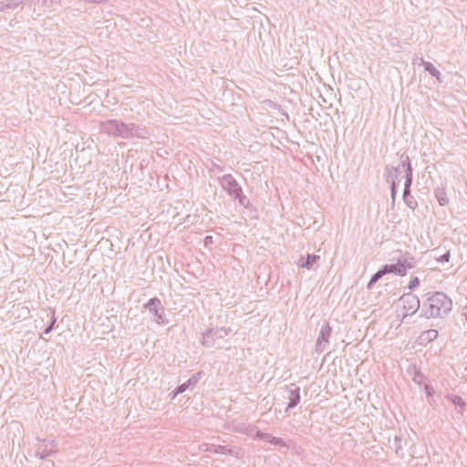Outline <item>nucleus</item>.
Instances as JSON below:
<instances>
[{
    "label": "nucleus",
    "mask_w": 467,
    "mask_h": 467,
    "mask_svg": "<svg viewBox=\"0 0 467 467\" xmlns=\"http://www.w3.org/2000/svg\"><path fill=\"white\" fill-rule=\"evenodd\" d=\"M451 309V299L443 292H435L423 303L420 316L426 318H443Z\"/></svg>",
    "instance_id": "f257e3e1"
},
{
    "label": "nucleus",
    "mask_w": 467,
    "mask_h": 467,
    "mask_svg": "<svg viewBox=\"0 0 467 467\" xmlns=\"http://www.w3.org/2000/svg\"><path fill=\"white\" fill-rule=\"evenodd\" d=\"M129 123H125L119 119H107L100 121L99 130L101 132L114 137L127 139Z\"/></svg>",
    "instance_id": "f03ea898"
},
{
    "label": "nucleus",
    "mask_w": 467,
    "mask_h": 467,
    "mask_svg": "<svg viewBox=\"0 0 467 467\" xmlns=\"http://www.w3.org/2000/svg\"><path fill=\"white\" fill-rule=\"evenodd\" d=\"M231 328L225 327H210L202 332V345L204 348H214L219 345V340L223 339L229 333Z\"/></svg>",
    "instance_id": "7ed1b4c3"
},
{
    "label": "nucleus",
    "mask_w": 467,
    "mask_h": 467,
    "mask_svg": "<svg viewBox=\"0 0 467 467\" xmlns=\"http://www.w3.org/2000/svg\"><path fill=\"white\" fill-rule=\"evenodd\" d=\"M400 166L402 167V170H404V172H405L403 200H404V202H407V195H410V187L412 184L413 168L411 166L410 157L405 152L400 154Z\"/></svg>",
    "instance_id": "20e7f679"
},
{
    "label": "nucleus",
    "mask_w": 467,
    "mask_h": 467,
    "mask_svg": "<svg viewBox=\"0 0 467 467\" xmlns=\"http://www.w3.org/2000/svg\"><path fill=\"white\" fill-rule=\"evenodd\" d=\"M399 302L402 305L405 313L402 315V321L410 316L415 314L420 308V299L413 293L403 294Z\"/></svg>",
    "instance_id": "39448f33"
},
{
    "label": "nucleus",
    "mask_w": 467,
    "mask_h": 467,
    "mask_svg": "<svg viewBox=\"0 0 467 467\" xmlns=\"http://www.w3.org/2000/svg\"><path fill=\"white\" fill-rule=\"evenodd\" d=\"M144 308H146L149 312L153 314V320L159 325H166L168 321L165 319V310L158 297L150 298L145 305Z\"/></svg>",
    "instance_id": "423d86ee"
},
{
    "label": "nucleus",
    "mask_w": 467,
    "mask_h": 467,
    "mask_svg": "<svg viewBox=\"0 0 467 467\" xmlns=\"http://www.w3.org/2000/svg\"><path fill=\"white\" fill-rule=\"evenodd\" d=\"M332 333V328L328 322H325L320 328L318 337L317 339L315 350L317 353H322L327 349L329 343V337Z\"/></svg>",
    "instance_id": "0eeeda50"
},
{
    "label": "nucleus",
    "mask_w": 467,
    "mask_h": 467,
    "mask_svg": "<svg viewBox=\"0 0 467 467\" xmlns=\"http://www.w3.org/2000/svg\"><path fill=\"white\" fill-rule=\"evenodd\" d=\"M218 182L222 188L231 196L236 195L239 191H242V187L239 185L237 181L232 174H225L218 178Z\"/></svg>",
    "instance_id": "6e6552de"
},
{
    "label": "nucleus",
    "mask_w": 467,
    "mask_h": 467,
    "mask_svg": "<svg viewBox=\"0 0 467 467\" xmlns=\"http://www.w3.org/2000/svg\"><path fill=\"white\" fill-rule=\"evenodd\" d=\"M56 443L54 440H43L36 450V456L44 460L56 453Z\"/></svg>",
    "instance_id": "1a4fd4ad"
},
{
    "label": "nucleus",
    "mask_w": 467,
    "mask_h": 467,
    "mask_svg": "<svg viewBox=\"0 0 467 467\" xmlns=\"http://www.w3.org/2000/svg\"><path fill=\"white\" fill-rule=\"evenodd\" d=\"M203 372L200 371L193 374L187 381L177 386V388L170 394L174 399L177 395L183 393L187 389L193 388L202 379Z\"/></svg>",
    "instance_id": "9d476101"
},
{
    "label": "nucleus",
    "mask_w": 467,
    "mask_h": 467,
    "mask_svg": "<svg viewBox=\"0 0 467 467\" xmlns=\"http://www.w3.org/2000/svg\"><path fill=\"white\" fill-rule=\"evenodd\" d=\"M402 167L400 163L397 166L386 165L384 168V177L387 182L391 185H398L400 182L399 175Z\"/></svg>",
    "instance_id": "9b49d317"
},
{
    "label": "nucleus",
    "mask_w": 467,
    "mask_h": 467,
    "mask_svg": "<svg viewBox=\"0 0 467 467\" xmlns=\"http://www.w3.org/2000/svg\"><path fill=\"white\" fill-rule=\"evenodd\" d=\"M401 268H403L404 275H407L408 270L412 269L417 265V259L409 252L401 254L398 258Z\"/></svg>",
    "instance_id": "f8f14e48"
},
{
    "label": "nucleus",
    "mask_w": 467,
    "mask_h": 467,
    "mask_svg": "<svg viewBox=\"0 0 467 467\" xmlns=\"http://www.w3.org/2000/svg\"><path fill=\"white\" fill-rule=\"evenodd\" d=\"M288 400H289V402L285 409L286 412L289 410H292L295 407H296L298 405V403L300 402V388L298 386H296V384H291L289 387Z\"/></svg>",
    "instance_id": "ddd939ff"
},
{
    "label": "nucleus",
    "mask_w": 467,
    "mask_h": 467,
    "mask_svg": "<svg viewBox=\"0 0 467 467\" xmlns=\"http://www.w3.org/2000/svg\"><path fill=\"white\" fill-rule=\"evenodd\" d=\"M148 137V131L146 129L141 128L134 123H129L128 137L126 140L131 139H146Z\"/></svg>",
    "instance_id": "4468645a"
},
{
    "label": "nucleus",
    "mask_w": 467,
    "mask_h": 467,
    "mask_svg": "<svg viewBox=\"0 0 467 467\" xmlns=\"http://www.w3.org/2000/svg\"><path fill=\"white\" fill-rule=\"evenodd\" d=\"M202 448L203 451H210L213 453L229 454V455L233 454V448H231L229 446L205 443V444L202 445Z\"/></svg>",
    "instance_id": "2eb2a0df"
},
{
    "label": "nucleus",
    "mask_w": 467,
    "mask_h": 467,
    "mask_svg": "<svg viewBox=\"0 0 467 467\" xmlns=\"http://www.w3.org/2000/svg\"><path fill=\"white\" fill-rule=\"evenodd\" d=\"M400 266H401V264H400L399 261L397 260L396 264H391V265L386 264V265H382L381 268H382V271L385 273V275L394 274V275H397L400 276H404L403 268H401Z\"/></svg>",
    "instance_id": "dca6fc26"
},
{
    "label": "nucleus",
    "mask_w": 467,
    "mask_h": 467,
    "mask_svg": "<svg viewBox=\"0 0 467 467\" xmlns=\"http://www.w3.org/2000/svg\"><path fill=\"white\" fill-rule=\"evenodd\" d=\"M446 399L449 401H451L453 405H455L456 409L458 410V412H460L461 414L463 413L467 404L461 396L449 394L446 396Z\"/></svg>",
    "instance_id": "f3484780"
},
{
    "label": "nucleus",
    "mask_w": 467,
    "mask_h": 467,
    "mask_svg": "<svg viewBox=\"0 0 467 467\" xmlns=\"http://www.w3.org/2000/svg\"><path fill=\"white\" fill-rule=\"evenodd\" d=\"M434 195L441 206H445L449 202L447 193L444 187H437L434 190Z\"/></svg>",
    "instance_id": "a211bd4d"
},
{
    "label": "nucleus",
    "mask_w": 467,
    "mask_h": 467,
    "mask_svg": "<svg viewBox=\"0 0 467 467\" xmlns=\"http://www.w3.org/2000/svg\"><path fill=\"white\" fill-rule=\"evenodd\" d=\"M421 63L423 65L425 71H427L431 76L436 78L439 81H441V72L433 66V64L428 61H424L422 58Z\"/></svg>",
    "instance_id": "6ab92c4d"
},
{
    "label": "nucleus",
    "mask_w": 467,
    "mask_h": 467,
    "mask_svg": "<svg viewBox=\"0 0 467 467\" xmlns=\"http://www.w3.org/2000/svg\"><path fill=\"white\" fill-rule=\"evenodd\" d=\"M318 259V255L308 254L306 257L303 259V262L299 264V265L303 268L311 269Z\"/></svg>",
    "instance_id": "aec40b11"
},
{
    "label": "nucleus",
    "mask_w": 467,
    "mask_h": 467,
    "mask_svg": "<svg viewBox=\"0 0 467 467\" xmlns=\"http://www.w3.org/2000/svg\"><path fill=\"white\" fill-rule=\"evenodd\" d=\"M392 447H393V449L395 451V453L400 458H404V451H403V449H402V446H401V438L396 436L394 438Z\"/></svg>",
    "instance_id": "412c9836"
},
{
    "label": "nucleus",
    "mask_w": 467,
    "mask_h": 467,
    "mask_svg": "<svg viewBox=\"0 0 467 467\" xmlns=\"http://www.w3.org/2000/svg\"><path fill=\"white\" fill-rule=\"evenodd\" d=\"M438 331L436 329H429L421 333L420 338L422 340L433 341L438 337Z\"/></svg>",
    "instance_id": "4be33fe9"
},
{
    "label": "nucleus",
    "mask_w": 467,
    "mask_h": 467,
    "mask_svg": "<svg viewBox=\"0 0 467 467\" xmlns=\"http://www.w3.org/2000/svg\"><path fill=\"white\" fill-rule=\"evenodd\" d=\"M234 200H237L239 204L244 208H248L250 205L249 199L244 194L243 190L239 191V192L233 197Z\"/></svg>",
    "instance_id": "5701e85b"
},
{
    "label": "nucleus",
    "mask_w": 467,
    "mask_h": 467,
    "mask_svg": "<svg viewBox=\"0 0 467 467\" xmlns=\"http://www.w3.org/2000/svg\"><path fill=\"white\" fill-rule=\"evenodd\" d=\"M22 5H23V1L8 0V1L5 2V10H7V9L15 10L18 7L22 8Z\"/></svg>",
    "instance_id": "b1692460"
},
{
    "label": "nucleus",
    "mask_w": 467,
    "mask_h": 467,
    "mask_svg": "<svg viewBox=\"0 0 467 467\" xmlns=\"http://www.w3.org/2000/svg\"><path fill=\"white\" fill-rule=\"evenodd\" d=\"M51 314H52V316L50 318L49 325L44 329L43 335H47L54 329L55 324L57 322V317L55 316V310L51 309Z\"/></svg>",
    "instance_id": "393cba45"
},
{
    "label": "nucleus",
    "mask_w": 467,
    "mask_h": 467,
    "mask_svg": "<svg viewBox=\"0 0 467 467\" xmlns=\"http://www.w3.org/2000/svg\"><path fill=\"white\" fill-rule=\"evenodd\" d=\"M255 438L270 443L271 438H272V434L266 433V432H263L261 431H257L256 434H255Z\"/></svg>",
    "instance_id": "a878e982"
},
{
    "label": "nucleus",
    "mask_w": 467,
    "mask_h": 467,
    "mask_svg": "<svg viewBox=\"0 0 467 467\" xmlns=\"http://www.w3.org/2000/svg\"><path fill=\"white\" fill-rule=\"evenodd\" d=\"M270 443L272 445H275V446L286 447V443H285V441L283 439L278 438V437H275L273 435H272Z\"/></svg>",
    "instance_id": "bb28decb"
},
{
    "label": "nucleus",
    "mask_w": 467,
    "mask_h": 467,
    "mask_svg": "<svg viewBox=\"0 0 467 467\" xmlns=\"http://www.w3.org/2000/svg\"><path fill=\"white\" fill-rule=\"evenodd\" d=\"M451 258V253L450 251H447L445 252L443 254L440 255V256H435V259L437 260V262L439 263H446V262H449Z\"/></svg>",
    "instance_id": "cd10ccee"
},
{
    "label": "nucleus",
    "mask_w": 467,
    "mask_h": 467,
    "mask_svg": "<svg viewBox=\"0 0 467 467\" xmlns=\"http://www.w3.org/2000/svg\"><path fill=\"white\" fill-rule=\"evenodd\" d=\"M385 275V273L382 271V268L380 267L372 276L370 279H372L373 282L377 283L380 278H382Z\"/></svg>",
    "instance_id": "c85d7f7f"
},
{
    "label": "nucleus",
    "mask_w": 467,
    "mask_h": 467,
    "mask_svg": "<svg viewBox=\"0 0 467 467\" xmlns=\"http://www.w3.org/2000/svg\"><path fill=\"white\" fill-rule=\"evenodd\" d=\"M419 285H420V279L417 276H415V277L411 278V280L410 281L408 288L410 290H414L416 287L419 286Z\"/></svg>",
    "instance_id": "c756f323"
},
{
    "label": "nucleus",
    "mask_w": 467,
    "mask_h": 467,
    "mask_svg": "<svg viewBox=\"0 0 467 467\" xmlns=\"http://www.w3.org/2000/svg\"><path fill=\"white\" fill-rule=\"evenodd\" d=\"M58 0H38V4H40L44 7H51L53 4H57Z\"/></svg>",
    "instance_id": "7c9ffc66"
},
{
    "label": "nucleus",
    "mask_w": 467,
    "mask_h": 467,
    "mask_svg": "<svg viewBox=\"0 0 467 467\" xmlns=\"http://www.w3.org/2000/svg\"><path fill=\"white\" fill-rule=\"evenodd\" d=\"M405 203L411 209H414L415 205L417 204L410 194L407 195V202H405Z\"/></svg>",
    "instance_id": "2f4dec72"
},
{
    "label": "nucleus",
    "mask_w": 467,
    "mask_h": 467,
    "mask_svg": "<svg viewBox=\"0 0 467 467\" xmlns=\"http://www.w3.org/2000/svg\"><path fill=\"white\" fill-rule=\"evenodd\" d=\"M397 192H398V185H391L390 186V193H391L392 202L395 201Z\"/></svg>",
    "instance_id": "473e14b6"
},
{
    "label": "nucleus",
    "mask_w": 467,
    "mask_h": 467,
    "mask_svg": "<svg viewBox=\"0 0 467 467\" xmlns=\"http://www.w3.org/2000/svg\"><path fill=\"white\" fill-rule=\"evenodd\" d=\"M423 379V374L420 371H417L415 373V376L413 378V380L417 382L418 384L420 383V380Z\"/></svg>",
    "instance_id": "72a5a7b5"
},
{
    "label": "nucleus",
    "mask_w": 467,
    "mask_h": 467,
    "mask_svg": "<svg viewBox=\"0 0 467 467\" xmlns=\"http://www.w3.org/2000/svg\"><path fill=\"white\" fill-rule=\"evenodd\" d=\"M213 170L217 171L218 172H221L223 171V168L216 163H213Z\"/></svg>",
    "instance_id": "f704fd0d"
},
{
    "label": "nucleus",
    "mask_w": 467,
    "mask_h": 467,
    "mask_svg": "<svg viewBox=\"0 0 467 467\" xmlns=\"http://www.w3.org/2000/svg\"><path fill=\"white\" fill-rule=\"evenodd\" d=\"M84 2L86 3H103V2H106V0H83Z\"/></svg>",
    "instance_id": "c9c22d12"
},
{
    "label": "nucleus",
    "mask_w": 467,
    "mask_h": 467,
    "mask_svg": "<svg viewBox=\"0 0 467 467\" xmlns=\"http://www.w3.org/2000/svg\"><path fill=\"white\" fill-rule=\"evenodd\" d=\"M376 283L372 281V279H370L367 285V288L368 289H371L373 287V285H375Z\"/></svg>",
    "instance_id": "e433bc0d"
},
{
    "label": "nucleus",
    "mask_w": 467,
    "mask_h": 467,
    "mask_svg": "<svg viewBox=\"0 0 467 467\" xmlns=\"http://www.w3.org/2000/svg\"><path fill=\"white\" fill-rule=\"evenodd\" d=\"M205 245H207L209 243H212V236H206L204 239Z\"/></svg>",
    "instance_id": "4c0bfd02"
},
{
    "label": "nucleus",
    "mask_w": 467,
    "mask_h": 467,
    "mask_svg": "<svg viewBox=\"0 0 467 467\" xmlns=\"http://www.w3.org/2000/svg\"><path fill=\"white\" fill-rule=\"evenodd\" d=\"M5 2H4V1H1V2H0V12H3V11H5Z\"/></svg>",
    "instance_id": "58836bf2"
},
{
    "label": "nucleus",
    "mask_w": 467,
    "mask_h": 467,
    "mask_svg": "<svg viewBox=\"0 0 467 467\" xmlns=\"http://www.w3.org/2000/svg\"><path fill=\"white\" fill-rule=\"evenodd\" d=\"M463 316L465 317L466 322H467V305L463 307Z\"/></svg>",
    "instance_id": "ea45409f"
}]
</instances>
